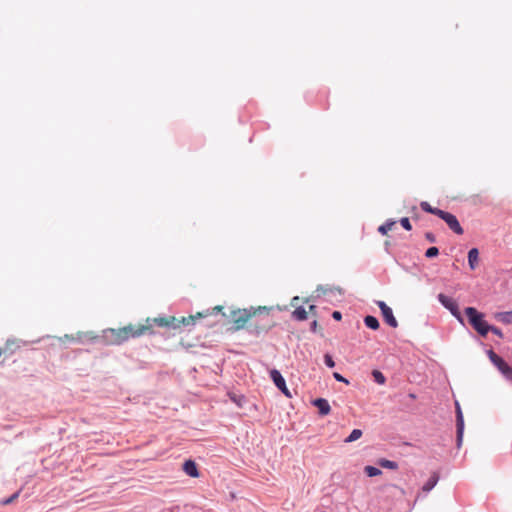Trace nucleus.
Instances as JSON below:
<instances>
[{
    "mask_svg": "<svg viewBox=\"0 0 512 512\" xmlns=\"http://www.w3.org/2000/svg\"><path fill=\"white\" fill-rule=\"evenodd\" d=\"M223 310V306L218 305L212 309H207L203 312H197L195 315H189L187 317L176 318L174 316L162 317V327L180 329L182 326H192L195 324L196 319L208 317L213 314H217Z\"/></svg>",
    "mask_w": 512,
    "mask_h": 512,
    "instance_id": "2",
    "label": "nucleus"
},
{
    "mask_svg": "<svg viewBox=\"0 0 512 512\" xmlns=\"http://www.w3.org/2000/svg\"><path fill=\"white\" fill-rule=\"evenodd\" d=\"M309 312H310L312 315H316V306H315V305H310V306H309Z\"/></svg>",
    "mask_w": 512,
    "mask_h": 512,
    "instance_id": "34",
    "label": "nucleus"
},
{
    "mask_svg": "<svg viewBox=\"0 0 512 512\" xmlns=\"http://www.w3.org/2000/svg\"><path fill=\"white\" fill-rule=\"evenodd\" d=\"M334 378L339 381V382H345V383H348V381L342 376L340 375L339 373L335 372L334 373Z\"/></svg>",
    "mask_w": 512,
    "mask_h": 512,
    "instance_id": "31",
    "label": "nucleus"
},
{
    "mask_svg": "<svg viewBox=\"0 0 512 512\" xmlns=\"http://www.w3.org/2000/svg\"><path fill=\"white\" fill-rule=\"evenodd\" d=\"M15 341L14 340H7L6 342V347H5V351H7L8 349H10V345L14 344Z\"/></svg>",
    "mask_w": 512,
    "mask_h": 512,
    "instance_id": "35",
    "label": "nucleus"
},
{
    "mask_svg": "<svg viewBox=\"0 0 512 512\" xmlns=\"http://www.w3.org/2000/svg\"><path fill=\"white\" fill-rule=\"evenodd\" d=\"M372 376L378 384L383 385L386 381L385 376L379 370H373Z\"/></svg>",
    "mask_w": 512,
    "mask_h": 512,
    "instance_id": "23",
    "label": "nucleus"
},
{
    "mask_svg": "<svg viewBox=\"0 0 512 512\" xmlns=\"http://www.w3.org/2000/svg\"><path fill=\"white\" fill-rule=\"evenodd\" d=\"M438 217L445 221L448 227L456 234L462 235L464 233L463 228L455 215L441 210V212L438 213Z\"/></svg>",
    "mask_w": 512,
    "mask_h": 512,
    "instance_id": "6",
    "label": "nucleus"
},
{
    "mask_svg": "<svg viewBox=\"0 0 512 512\" xmlns=\"http://www.w3.org/2000/svg\"><path fill=\"white\" fill-rule=\"evenodd\" d=\"M313 405L318 408L321 416H326L330 413L331 407L329 402L324 398H318L313 401Z\"/></svg>",
    "mask_w": 512,
    "mask_h": 512,
    "instance_id": "11",
    "label": "nucleus"
},
{
    "mask_svg": "<svg viewBox=\"0 0 512 512\" xmlns=\"http://www.w3.org/2000/svg\"><path fill=\"white\" fill-rule=\"evenodd\" d=\"M479 262V251L477 248H472L468 252V264L471 270H475Z\"/></svg>",
    "mask_w": 512,
    "mask_h": 512,
    "instance_id": "13",
    "label": "nucleus"
},
{
    "mask_svg": "<svg viewBox=\"0 0 512 512\" xmlns=\"http://www.w3.org/2000/svg\"><path fill=\"white\" fill-rule=\"evenodd\" d=\"M378 465L382 468L391 470H396L398 468V464L396 462L384 458L378 460Z\"/></svg>",
    "mask_w": 512,
    "mask_h": 512,
    "instance_id": "16",
    "label": "nucleus"
},
{
    "mask_svg": "<svg viewBox=\"0 0 512 512\" xmlns=\"http://www.w3.org/2000/svg\"><path fill=\"white\" fill-rule=\"evenodd\" d=\"M332 317L335 319V320H341L342 318V315L339 311H334L333 314H332Z\"/></svg>",
    "mask_w": 512,
    "mask_h": 512,
    "instance_id": "32",
    "label": "nucleus"
},
{
    "mask_svg": "<svg viewBox=\"0 0 512 512\" xmlns=\"http://www.w3.org/2000/svg\"><path fill=\"white\" fill-rule=\"evenodd\" d=\"M362 434H363L362 430L354 429V430H352L350 435L345 439V442L350 443V442L356 441L362 436Z\"/></svg>",
    "mask_w": 512,
    "mask_h": 512,
    "instance_id": "19",
    "label": "nucleus"
},
{
    "mask_svg": "<svg viewBox=\"0 0 512 512\" xmlns=\"http://www.w3.org/2000/svg\"><path fill=\"white\" fill-rule=\"evenodd\" d=\"M489 332H492L493 334H495L496 336L500 337V338H503V333L502 331L495 327V326H490L489 325Z\"/></svg>",
    "mask_w": 512,
    "mask_h": 512,
    "instance_id": "29",
    "label": "nucleus"
},
{
    "mask_svg": "<svg viewBox=\"0 0 512 512\" xmlns=\"http://www.w3.org/2000/svg\"><path fill=\"white\" fill-rule=\"evenodd\" d=\"M505 377H506V379H508L509 381H512V368H510V369L506 372Z\"/></svg>",
    "mask_w": 512,
    "mask_h": 512,
    "instance_id": "33",
    "label": "nucleus"
},
{
    "mask_svg": "<svg viewBox=\"0 0 512 512\" xmlns=\"http://www.w3.org/2000/svg\"><path fill=\"white\" fill-rule=\"evenodd\" d=\"M256 312L257 310L253 308L232 310L230 317L234 324V330L243 329L248 321L256 315Z\"/></svg>",
    "mask_w": 512,
    "mask_h": 512,
    "instance_id": "4",
    "label": "nucleus"
},
{
    "mask_svg": "<svg viewBox=\"0 0 512 512\" xmlns=\"http://www.w3.org/2000/svg\"><path fill=\"white\" fill-rule=\"evenodd\" d=\"M2 355V349L0 348V356Z\"/></svg>",
    "mask_w": 512,
    "mask_h": 512,
    "instance_id": "38",
    "label": "nucleus"
},
{
    "mask_svg": "<svg viewBox=\"0 0 512 512\" xmlns=\"http://www.w3.org/2000/svg\"><path fill=\"white\" fill-rule=\"evenodd\" d=\"M464 419L460 407L457 405V446L460 447L463 439Z\"/></svg>",
    "mask_w": 512,
    "mask_h": 512,
    "instance_id": "10",
    "label": "nucleus"
},
{
    "mask_svg": "<svg viewBox=\"0 0 512 512\" xmlns=\"http://www.w3.org/2000/svg\"><path fill=\"white\" fill-rule=\"evenodd\" d=\"M364 323L368 328H370L372 330H377L379 328V321L374 316H370V315L366 316L364 318Z\"/></svg>",
    "mask_w": 512,
    "mask_h": 512,
    "instance_id": "15",
    "label": "nucleus"
},
{
    "mask_svg": "<svg viewBox=\"0 0 512 512\" xmlns=\"http://www.w3.org/2000/svg\"><path fill=\"white\" fill-rule=\"evenodd\" d=\"M20 493H21V489L16 491L15 493H13L10 497L2 499L0 501V504L3 506L12 504L19 497Z\"/></svg>",
    "mask_w": 512,
    "mask_h": 512,
    "instance_id": "21",
    "label": "nucleus"
},
{
    "mask_svg": "<svg viewBox=\"0 0 512 512\" xmlns=\"http://www.w3.org/2000/svg\"><path fill=\"white\" fill-rule=\"evenodd\" d=\"M377 305L381 310V313H382V316H383L385 322L389 326L396 328L398 326V322L393 315L392 309L384 301H378Z\"/></svg>",
    "mask_w": 512,
    "mask_h": 512,
    "instance_id": "7",
    "label": "nucleus"
},
{
    "mask_svg": "<svg viewBox=\"0 0 512 512\" xmlns=\"http://www.w3.org/2000/svg\"><path fill=\"white\" fill-rule=\"evenodd\" d=\"M438 482V476L436 474L432 475L428 481L423 486V491L429 492L431 489L435 487Z\"/></svg>",
    "mask_w": 512,
    "mask_h": 512,
    "instance_id": "17",
    "label": "nucleus"
},
{
    "mask_svg": "<svg viewBox=\"0 0 512 512\" xmlns=\"http://www.w3.org/2000/svg\"><path fill=\"white\" fill-rule=\"evenodd\" d=\"M152 322L155 323L157 326H160V317L154 318Z\"/></svg>",
    "mask_w": 512,
    "mask_h": 512,
    "instance_id": "37",
    "label": "nucleus"
},
{
    "mask_svg": "<svg viewBox=\"0 0 512 512\" xmlns=\"http://www.w3.org/2000/svg\"><path fill=\"white\" fill-rule=\"evenodd\" d=\"M299 302V297L296 296L292 299L291 305L296 307L295 310L292 313L293 318H295L298 321H304L307 319L308 312L305 308L297 306Z\"/></svg>",
    "mask_w": 512,
    "mask_h": 512,
    "instance_id": "9",
    "label": "nucleus"
},
{
    "mask_svg": "<svg viewBox=\"0 0 512 512\" xmlns=\"http://www.w3.org/2000/svg\"><path fill=\"white\" fill-rule=\"evenodd\" d=\"M425 237L431 243H434L436 241V238H435L434 234L431 233V232H427Z\"/></svg>",
    "mask_w": 512,
    "mask_h": 512,
    "instance_id": "30",
    "label": "nucleus"
},
{
    "mask_svg": "<svg viewBox=\"0 0 512 512\" xmlns=\"http://www.w3.org/2000/svg\"><path fill=\"white\" fill-rule=\"evenodd\" d=\"M494 317L503 324H512V311L497 312Z\"/></svg>",
    "mask_w": 512,
    "mask_h": 512,
    "instance_id": "14",
    "label": "nucleus"
},
{
    "mask_svg": "<svg viewBox=\"0 0 512 512\" xmlns=\"http://www.w3.org/2000/svg\"><path fill=\"white\" fill-rule=\"evenodd\" d=\"M465 314L471 326L483 337L489 332V324L484 320V315L474 307H467Z\"/></svg>",
    "mask_w": 512,
    "mask_h": 512,
    "instance_id": "3",
    "label": "nucleus"
},
{
    "mask_svg": "<svg viewBox=\"0 0 512 512\" xmlns=\"http://www.w3.org/2000/svg\"><path fill=\"white\" fill-rule=\"evenodd\" d=\"M317 327H318V323H317V321H316V320H314V321L312 322V324H311V330H312V331H316Z\"/></svg>",
    "mask_w": 512,
    "mask_h": 512,
    "instance_id": "36",
    "label": "nucleus"
},
{
    "mask_svg": "<svg viewBox=\"0 0 512 512\" xmlns=\"http://www.w3.org/2000/svg\"><path fill=\"white\" fill-rule=\"evenodd\" d=\"M420 207L422 208V210H424L425 212H428V213H431V214H434V215H437L438 216V213L441 212V209H438V208H434L432 207L428 202L426 201H423L420 203Z\"/></svg>",
    "mask_w": 512,
    "mask_h": 512,
    "instance_id": "18",
    "label": "nucleus"
},
{
    "mask_svg": "<svg viewBox=\"0 0 512 512\" xmlns=\"http://www.w3.org/2000/svg\"><path fill=\"white\" fill-rule=\"evenodd\" d=\"M324 361H325V364L330 368H333L335 366V362L329 354H326L324 356Z\"/></svg>",
    "mask_w": 512,
    "mask_h": 512,
    "instance_id": "28",
    "label": "nucleus"
},
{
    "mask_svg": "<svg viewBox=\"0 0 512 512\" xmlns=\"http://www.w3.org/2000/svg\"><path fill=\"white\" fill-rule=\"evenodd\" d=\"M396 224L395 221H387L385 224L381 225L379 228H378V231L382 234V235H386L388 233V231L392 230L393 226Z\"/></svg>",
    "mask_w": 512,
    "mask_h": 512,
    "instance_id": "20",
    "label": "nucleus"
},
{
    "mask_svg": "<svg viewBox=\"0 0 512 512\" xmlns=\"http://www.w3.org/2000/svg\"><path fill=\"white\" fill-rule=\"evenodd\" d=\"M438 300L446 309H448L451 312V314L454 317L457 318V320L459 322L463 323V318H462L461 313L459 311V306H458L457 302L454 299H452V298H450V297L440 293L438 295Z\"/></svg>",
    "mask_w": 512,
    "mask_h": 512,
    "instance_id": "5",
    "label": "nucleus"
},
{
    "mask_svg": "<svg viewBox=\"0 0 512 512\" xmlns=\"http://www.w3.org/2000/svg\"><path fill=\"white\" fill-rule=\"evenodd\" d=\"M489 358L490 360L492 361V363L495 365V366H498L499 364V360H503L500 356H498L495 352H493L492 350L489 351Z\"/></svg>",
    "mask_w": 512,
    "mask_h": 512,
    "instance_id": "26",
    "label": "nucleus"
},
{
    "mask_svg": "<svg viewBox=\"0 0 512 512\" xmlns=\"http://www.w3.org/2000/svg\"><path fill=\"white\" fill-rule=\"evenodd\" d=\"M438 254H439V250H438V248H437V247H434V246H433V247L428 248V249L426 250V253H425L426 257H428V258L435 257V256H437Z\"/></svg>",
    "mask_w": 512,
    "mask_h": 512,
    "instance_id": "25",
    "label": "nucleus"
},
{
    "mask_svg": "<svg viewBox=\"0 0 512 512\" xmlns=\"http://www.w3.org/2000/svg\"><path fill=\"white\" fill-rule=\"evenodd\" d=\"M270 376H271V379L273 380L274 384L276 385V387L281 390V392L287 396V397H291V393L290 391L288 390L287 386H286V383H285V380L284 378L282 377L281 373L276 370V369H273L270 371Z\"/></svg>",
    "mask_w": 512,
    "mask_h": 512,
    "instance_id": "8",
    "label": "nucleus"
},
{
    "mask_svg": "<svg viewBox=\"0 0 512 512\" xmlns=\"http://www.w3.org/2000/svg\"><path fill=\"white\" fill-rule=\"evenodd\" d=\"M183 471L190 477H199V471L193 460H186L183 464Z\"/></svg>",
    "mask_w": 512,
    "mask_h": 512,
    "instance_id": "12",
    "label": "nucleus"
},
{
    "mask_svg": "<svg viewBox=\"0 0 512 512\" xmlns=\"http://www.w3.org/2000/svg\"><path fill=\"white\" fill-rule=\"evenodd\" d=\"M400 224L401 226L405 229V230H408L410 231L412 229V226L410 224V221L407 217H404L400 220Z\"/></svg>",
    "mask_w": 512,
    "mask_h": 512,
    "instance_id": "27",
    "label": "nucleus"
},
{
    "mask_svg": "<svg viewBox=\"0 0 512 512\" xmlns=\"http://www.w3.org/2000/svg\"><path fill=\"white\" fill-rule=\"evenodd\" d=\"M152 323L148 318L146 324H129L119 329L107 328L101 335H92V332L85 333V337L93 342L102 345H121L130 338H137L145 334H152Z\"/></svg>",
    "mask_w": 512,
    "mask_h": 512,
    "instance_id": "1",
    "label": "nucleus"
},
{
    "mask_svg": "<svg viewBox=\"0 0 512 512\" xmlns=\"http://www.w3.org/2000/svg\"><path fill=\"white\" fill-rule=\"evenodd\" d=\"M496 367L504 376L506 375V372L511 368L504 360H499V364Z\"/></svg>",
    "mask_w": 512,
    "mask_h": 512,
    "instance_id": "24",
    "label": "nucleus"
},
{
    "mask_svg": "<svg viewBox=\"0 0 512 512\" xmlns=\"http://www.w3.org/2000/svg\"><path fill=\"white\" fill-rule=\"evenodd\" d=\"M364 471L369 477H375L382 474V471L374 466H365Z\"/></svg>",
    "mask_w": 512,
    "mask_h": 512,
    "instance_id": "22",
    "label": "nucleus"
}]
</instances>
